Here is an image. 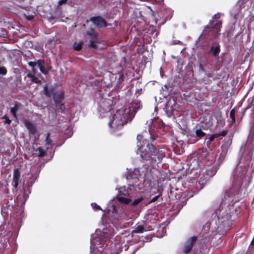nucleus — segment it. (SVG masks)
I'll return each instance as SVG.
<instances>
[{
	"mask_svg": "<svg viewBox=\"0 0 254 254\" xmlns=\"http://www.w3.org/2000/svg\"><path fill=\"white\" fill-rule=\"evenodd\" d=\"M137 140L136 153L139 155L140 161L142 163H145L148 168H152L162 162L165 156L164 152L158 150L152 143H149L142 134L137 135Z\"/></svg>",
	"mask_w": 254,
	"mask_h": 254,
	"instance_id": "nucleus-1",
	"label": "nucleus"
},
{
	"mask_svg": "<svg viewBox=\"0 0 254 254\" xmlns=\"http://www.w3.org/2000/svg\"><path fill=\"white\" fill-rule=\"evenodd\" d=\"M130 109L122 108L117 111L112 117V120L109 123V126L116 130H120L128 122H131L133 116L130 114Z\"/></svg>",
	"mask_w": 254,
	"mask_h": 254,
	"instance_id": "nucleus-2",
	"label": "nucleus"
},
{
	"mask_svg": "<svg viewBox=\"0 0 254 254\" xmlns=\"http://www.w3.org/2000/svg\"><path fill=\"white\" fill-rule=\"evenodd\" d=\"M98 94L100 100L99 111L103 113L110 111L114 105V100H116V98L110 96L109 92L106 91L104 88L101 89L99 91Z\"/></svg>",
	"mask_w": 254,
	"mask_h": 254,
	"instance_id": "nucleus-3",
	"label": "nucleus"
},
{
	"mask_svg": "<svg viewBox=\"0 0 254 254\" xmlns=\"http://www.w3.org/2000/svg\"><path fill=\"white\" fill-rule=\"evenodd\" d=\"M44 93L47 97L52 96L56 107L61 113H64L65 107L64 104L62 103L64 97V92L61 91L60 93L55 90V88L52 87L50 88L46 86L44 88Z\"/></svg>",
	"mask_w": 254,
	"mask_h": 254,
	"instance_id": "nucleus-4",
	"label": "nucleus"
},
{
	"mask_svg": "<svg viewBox=\"0 0 254 254\" xmlns=\"http://www.w3.org/2000/svg\"><path fill=\"white\" fill-rule=\"evenodd\" d=\"M28 64L32 68L33 71L35 70V67L37 65L40 71L45 75L47 74L51 68V67L47 69L45 68V62L44 60H38L36 62L30 61L28 62Z\"/></svg>",
	"mask_w": 254,
	"mask_h": 254,
	"instance_id": "nucleus-5",
	"label": "nucleus"
},
{
	"mask_svg": "<svg viewBox=\"0 0 254 254\" xmlns=\"http://www.w3.org/2000/svg\"><path fill=\"white\" fill-rule=\"evenodd\" d=\"M197 240V237L195 236H192L188 239L185 242L182 249L183 253L188 254L190 253L193 246L196 243Z\"/></svg>",
	"mask_w": 254,
	"mask_h": 254,
	"instance_id": "nucleus-6",
	"label": "nucleus"
},
{
	"mask_svg": "<svg viewBox=\"0 0 254 254\" xmlns=\"http://www.w3.org/2000/svg\"><path fill=\"white\" fill-rule=\"evenodd\" d=\"M207 36L215 37V34L214 32L212 30V27L209 25L204 27V29L198 37V39L204 41L206 40Z\"/></svg>",
	"mask_w": 254,
	"mask_h": 254,
	"instance_id": "nucleus-7",
	"label": "nucleus"
},
{
	"mask_svg": "<svg viewBox=\"0 0 254 254\" xmlns=\"http://www.w3.org/2000/svg\"><path fill=\"white\" fill-rule=\"evenodd\" d=\"M90 21L98 28L106 27L108 26L106 20L101 16L91 17L90 18Z\"/></svg>",
	"mask_w": 254,
	"mask_h": 254,
	"instance_id": "nucleus-8",
	"label": "nucleus"
},
{
	"mask_svg": "<svg viewBox=\"0 0 254 254\" xmlns=\"http://www.w3.org/2000/svg\"><path fill=\"white\" fill-rule=\"evenodd\" d=\"M220 51V45L219 43L213 42L207 51V54L213 57H217L219 56Z\"/></svg>",
	"mask_w": 254,
	"mask_h": 254,
	"instance_id": "nucleus-9",
	"label": "nucleus"
},
{
	"mask_svg": "<svg viewBox=\"0 0 254 254\" xmlns=\"http://www.w3.org/2000/svg\"><path fill=\"white\" fill-rule=\"evenodd\" d=\"M206 135V133L203 131L201 128H196L194 132L190 134V139H192V143H195L204 137Z\"/></svg>",
	"mask_w": 254,
	"mask_h": 254,
	"instance_id": "nucleus-10",
	"label": "nucleus"
},
{
	"mask_svg": "<svg viewBox=\"0 0 254 254\" xmlns=\"http://www.w3.org/2000/svg\"><path fill=\"white\" fill-rule=\"evenodd\" d=\"M209 24L212 27V30L215 34V38H217L220 35L219 32L222 27V21L221 20H216L215 22V21L210 20Z\"/></svg>",
	"mask_w": 254,
	"mask_h": 254,
	"instance_id": "nucleus-11",
	"label": "nucleus"
},
{
	"mask_svg": "<svg viewBox=\"0 0 254 254\" xmlns=\"http://www.w3.org/2000/svg\"><path fill=\"white\" fill-rule=\"evenodd\" d=\"M20 178V172L18 168L14 169L13 173L12 186L16 189L19 185Z\"/></svg>",
	"mask_w": 254,
	"mask_h": 254,
	"instance_id": "nucleus-12",
	"label": "nucleus"
},
{
	"mask_svg": "<svg viewBox=\"0 0 254 254\" xmlns=\"http://www.w3.org/2000/svg\"><path fill=\"white\" fill-rule=\"evenodd\" d=\"M24 125L28 130L30 135H34L36 133L37 131L36 126L31 122L26 120L24 122Z\"/></svg>",
	"mask_w": 254,
	"mask_h": 254,
	"instance_id": "nucleus-13",
	"label": "nucleus"
},
{
	"mask_svg": "<svg viewBox=\"0 0 254 254\" xmlns=\"http://www.w3.org/2000/svg\"><path fill=\"white\" fill-rule=\"evenodd\" d=\"M21 106V104L17 102H15L14 106L10 109L11 114L15 118H17V112L19 110Z\"/></svg>",
	"mask_w": 254,
	"mask_h": 254,
	"instance_id": "nucleus-14",
	"label": "nucleus"
},
{
	"mask_svg": "<svg viewBox=\"0 0 254 254\" xmlns=\"http://www.w3.org/2000/svg\"><path fill=\"white\" fill-rule=\"evenodd\" d=\"M141 107V101L138 100L137 98L134 99L131 104V108L133 109V111L136 113Z\"/></svg>",
	"mask_w": 254,
	"mask_h": 254,
	"instance_id": "nucleus-15",
	"label": "nucleus"
},
{
	"mask_svg": "<svg viewBox=\"0 0 254 254\" xmlns=\"http://www.w3.org/2000/svg\"><path fill=\"white\" fill-rule=\"evenodd\" d=\"M140 175V171L138 169H135L131 174L129 171L126 175L127 179H132L137 178V176Z\"/></svg>",
	"mask_w": 254,
	"mask_h": 254,
	"instance_id": "nucleus-16",
	"label": "nucleus"
},
{
	"mask_svg": "<svg viewBox=\"0 0 254 254\" xmlns=\"http://www.w3.org/2000/svg\"><path fill=\"white\" fill-rule=\"evenodd\" d=\"M34 182L35 181L33 177L29 178L27 180L26 184L25 185V189L26 190L27 189V190L28 191V193H31V188L32 187L33 185L34 184Z\"/></svg>",
	"mask_w": 254,
	"mask_h": 254,
	"instance_id": "nucleus-17",
	"label": "nucleus"
},
{
	"mask_svg": "<svg viewBox=\"0 0 254 254\" xmlns=\"http://www.w3.org/2000/svg\"><path fill=\"white\" fill-rule=\"evenodd\" d=\"M176 102L174 99H169V101L166 103L165 107L167 110H169V108H170V110H173L174 109L173 106L175 105Z\"/></svg>",
	"mask_w": 254,
	"mask_h": 254,
	"instance_id": "nucleus-18",
	"label": "nucleus"
},
{
	"mask_svg": "<svg viewBox=\"0 0 254 254\" xmlns=\"http://www.w3.org/2000/svg\"><path fill=\"white\" fill-rule=\"evenodd\" d=\"M84 43L82 41H79L78 43L74 42L73 44V49L76 51H80L83 47Z\"/></svg>",
	"mask_w": 254,
	"mask_h": 254,
	"instance_id": "nucleus-19",
	"label": "nucleus"
},
{
	"mask_svg": "<svg viewBox=\"0 0 254 254\" xmlns=\"http://www.w3.org/2000/svg\"><path fill=\"white\" fill-rule=\"evenodd\" d=\"M86 34L90 37V38H94L97 37V34L96 33L95 30L93 28H90L86 31Z\"/></svg>",
	"mask_w": 254,
	"mask_h": 254,
	"instance_id": "nucleus-20",
	"label": "nucleus"
},
{
	"mask_svg": "<svg viewBox=\"0 0 254 254\" xmlns=\"http://www.w3.org/2000/svg\"><path fill=\"white\" fill-rule=\"evenodd\" d=\"M97 37L94 38H90L89 40V47L90 48H96L97 47L96 43H97Z\"/></svg>",
	"mask_w": 254,
	"mask_h": 254,
	"instance_id": "nucleus-21",
	"label": "nucleus"
},
{
	"mask_svg": "<svg viewBox=\"0 0 254 254\" xmlns=\"http://www.w3.org/2000/svg\"><path fill=\"white\" fill-rule=\"evenodd\" d=\"M118 201L122 203L127 204L131 201V199L121 196L118 198Z\"/></svg>",
	"mask_w": 254,
	"mask_h": 254,
	"instance_id": "nucleus-22",
	"label": "nucleus"
},
{
	"mask_svg": "<svg viewBox=\"0 0 254 254\" xmlns=\"http://www.w3.org/2000/svg\"><path fill=\"white\" fill-rule=\"evenodd\" d=\"M36 151L39 152L38 157H43L47 155V152L46 150H45L41 147H38Z\"/></svg>",
	"mask_w": 254,
	"mask_h": 254,
	"instance_id": "nucleus-23",
	"label": "nucleus"
},
{
	"mask_svg": "<svg viewBox=\"0 0 254 254\" xmlns=\"http://www.w3.org/2000/svg\"><path fill=\"white\" fill-rule=\"evenodd\" d=\"M144 231V228L142 225H138L137 226L134 230L132 231V233H142Z\"/></svg>",
	"mask_w": 254,
	"mask_h": 254,
	"instance_id": "nucleus-24",
	"label": "nucleus"
},
{
	"mask_svg": "<svg viewBox=\"0 0 254 254\" xmlns=\"http://www.w3.org/2000/svg\"><path fill=\"white\" fill-rule=\"evenodd\" d=\"M230 116L232 120V124H234L236 122L235 119V109H233L231 110L230 113Z\"/></svg>",
	"mask_w": 254,
	"mask_h": 254,
	"instance_id": "nucleus-25",
	"label": "nucleus"
},
{
	"mask_svg": "<svg viewBox=\"0 0 254 254\" xmlns=\"http://www.w3.org/2000/svg\"><path fill=\"white\" fill-rule=\"evenodd\" d=\"M201 155L203 158H206L209 155V152L206 148H202L201 150Z\"/></svg>",
	"mask_w": 254,
	"mask_h": 254,
	"instance_id": "nucleus-26",
	"label": "nucleus"
},
{
	"mask_svg": "<svg viewBox=\"0 0 254 254\" xmlns=\"http://www.w3.org/2000/svg\"><path fill=\"white\" fill-rule=\"evenodd\" d=\"M28 191L24 189V192L23 194V202L25 203L29 197Z\"/></svg>",
	"mask_w": 254,
	"mask_h": 254,
	"instance_id": "nucleus-27",
	"label": "nucleus"
},
{
	"mask_svg": "<svg viewBox=\"0 0 254 254\" xmlns=\"http://www.w3.org/2000/svg\"><path fill=\"white\" fill-rule=\"evenodd\" d=\"M143 198L142 197L135 199L131 203V206H135L139 204L142 200Z\"/></svg>",
	"mask_w": 254,
	"mask_h": 254,
	"instance_id": "nucleus-28",
	"label": "nucleus"
},
{
	"mask_svg": "<svg viewBox=\"0 0 254 254\" xmlns=\"http://www.w3.org/2000/svg\"><path fill=\"white\" fill-rule=\"evenodd\" d=\"M249 0H239L237 2V4L238 5L240 8H242L244 7V4L246 3Z\"/></svg>",
	"mask_w": 254,
	"mask_h": 254,
	"instance_id": "nucleus-29",
	"label": "nucleus"
},
{
	"mask_svg": "<svg viewBox=\"0 0 254 254\" xmlns=\"http://www.w3.org/2000/svg\"><path fill=\"white\" fill-rule=\"evenodd\" d=\"M143 90H142V88L138 89L136 90L135 92L134 96L136 98H137L140 95L143 93Z\"/></svg>",
	"mask_w": 254,
	"mask_h": 254,
	"instance_id": "nucleus-30",
	"label": "nucleus"
},
{
	"mask_svg": "<svg viewBox=\"0 0 254 254\" xmlns=\"http://www.w3.org/2000/svg\"><path fill=\"white\" fill-rule=\"evenodd\" d=\"M2 119H4V124L10 125L11 123V120L5 115L2 117Z\"/></svg>",
	"mask_w": 254,
	"mask_h": 254,
	"instance_id": "nucleus-31",
	"label": "nucleus"
},
{
	"mask_svg": "<svg viewBox=\"0 0 254 254\" xmlns=\"http://www.w3.org/2000/svg\"><path fill=\"white\" fill-rule=\"evenodd\" d=\"M49 137H50V133H47L46 134V145H51L52 142L51 139H50Z\"/></svg>",
	"mask_w": 254,
	"mask_h": 254,
	"instance_id": "nucleus-32",
	"label": "nucleus"
},
{
	"mask_svg": "<svg viewBox=\"0 0 254 254\" xmlns=\"http://www.w3.org/2000/svg\"><path fill=\"white\" fill-rule=\"evenodd\" d=\"M23 16L27 21H30L34 18V15L32 14L26 15V14H23Z\"/></svg>",
	"mask_w": 254,
	"mask_h": 254,
	"instance_id": "nucleus-33",
	"label": "nucleus"
},
{
	"mask_svg": "<svg viewBox=\"0 0 254 254\" xmlns=\"http://www.w3.org/2000/svg\"><path fill=\"white\" fill-rule=\"evenodd\" d=\"M7 73V69L4 66H0V74L5 75Z\"/></svg>",
	"mask_w": 254,
	"mask_h": 254,
	"instance_id": "nucleus-34",
	"label": "nucleus"
},
{
	"mask_svg": "<svg viewBox=\"0 0 254 254\" xmlns=\"http://www.w3.org/2000/svg\"><path fill=\"white\" fill-rule=\"evenodd\" d=\"M91 205L93 208L96 210H102L101 207L95 202L91 203Z\"/></svg>",
	"mask_w": 254,
	"mask_h": 254,
	"instance_id": "nucleus-35",
	"label": "nucleus"
},
{
	"mask_svg": "<svg viewBox=\"0 0 254 254\" xmlns=\"http://www.w3.org/2000/svg\"><path fill=\"white\" fill-rule=\"evenodd\" d=\"M160 194H158V195H157L155 196H154V197H153V198H152L150 200V201L148 202V203H147V204H150V203H152V202H155V201H156V200L159 198V197H160Z\"/></svg>",
	"mask_w": 254,
	"mask_h": 254,
	"instance_id": "nucleus-36",
	"label": "nucleus"
},
{
	"mask_svg": "<svg viewBox=\"0 0 254 254\" xmlns=\"http://www.w3.org/2000/svg\"><path fill=\"white\" fill-rule=\"evenodd\" d=\"M67 2V0H60L58 2L57 5V9L59 8L60 6L64 4H66Z\"/></svg>",
	"mask_w": 254,
	"mask_h": 254,
	"instance_id": "nucleus-37",
	"label": "nucleus"
},
{
	"mask_svg": "<svg viewBox=\"0 0 254 254\" xmlns=\"http://www.w3.org/2000/svg\"><path fill=\"white\" fill-rule=\"evenodd\" d=\"M228 133V130H223L221 133H219L220 136H226Z\"/></svg>",
	"mask_w": 254,
	"mask_h": 254,
	"instance_id": "nucleus-38",
	"label": "nucleus"
},
{
	"mask_svg": "<svg viewBox=\"0 0 254 254\" xmlns=\"http://www.w3.org/2000/svg\"><path fill=\"white\" fill-rule=\"evenodd\" d=\"M220 18V15L218 13V14H215L213 17H212V18L211 20H213V21H215V20H217L218 19H219Z\"/></svg>",
	"mask_w": 254,
	"mask_h": 254,
	"instance_id": "nucleus-39",
	"label": "nucleus"
},
{
	"mask_svg": "<svg viewBox=\"0 0 254 254\" xmlns=\"http://www.w3.org/2000/svg\"><path fill=\"white\" fill-rule=\"evenodd\" d=\"M199 71H201L202 72L205 71L204 67L201 64H199Z\"/></svg>",
	"mask_w": 254,
	"mask_h": 254,
	"instance_id": "nucleus-40",
	"label": "nucleus"
},
{
	"mask_svg": "<svg viewBox=\"0 0 254 254\" xmlns=\"http://www.w3.org/2000/svg\"><path fill=\"white\" fill-rule=\"evenodd\" d=\"M214 137L211 135L208 138V141L207 143H210L212 141L214 140Z\"/></svg>",
	"mask_w": 254,
	"mask_h": 254,
	"instance_id": "nucleus-41",
	"label": "nucleus"
},
{
	"mask_svg": "<svg viewBox=\"0 0 254 254\" xmlns=\"http://www.w3.org/2000/svg\"><path fill=\"white\" fill-rule=\"evenodd\" d=\"M212 136L214 137V138H217L220 136V134L219 133H214L212 134Z\"/></svg>",
	"mask_w": 254,
	"mask_h": 254,
	"instance_id": "nucleus-42",
	"label": "nucleus"
},
{
	"mask_svg": "<svg viewBox=\"0 0 254 254\" xmlns=\"http://www.w3.org/2000/svg\"><path fill=\"white\" fill-rule=\"evenodd\" d=\"M204 180L202 179V178L201 177L199 181V184L200 185L203 184H204Z\"/></svg>",
	"mask_w": 254,
	"mask_h": 254,
	"instance_id": "nucleus-43",
	"label": "nucleus"
},
{
	"mask_svg": "<svg viewBox=\"0 0 254 254\" xmlns=\"http://www.w3.org/2000/svg\"><path fill=\"white\" fill-rule=\"evenodd\" d=\"M150 139H151L152 142H153L155 139V138L152 136H150Z\"/></svg>",
	"mask_w": 254,
	"mask_h": 254,
	"instance_id": "nucleus-44",
	"label": "nucleus"
},
{
	"mask_svg": "<svg viewBox=\"0 0 254 254\" xmlns=\"http://www.w3.org/2000/svg\"><path fill=\"white\" fill-rule=\"evenodd\" d=\"M251 244L252 245H254V239H253L252 241H251Z\"/></svg>",
	"mask_w": 254,
	"mask_h": 254,
	"instance_id": "nucleus-45",
	"label": "nucleus"
},
{
	"mask_svg": "<svg viewBox=\"0 0 254 254\" xmlns=\"http://www.w3.org/2000/svg\"><path fill=\"white\" fill-rule=\"evenodd\" d=\"M160 1L163 2V1H164V0H160Z\"/></svg>",
	"mask_w": 254,
	"mask_h": 254,
	"instance_id": "nucleus-46",
	"label": "nucleus"
}]
</instances>
